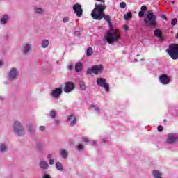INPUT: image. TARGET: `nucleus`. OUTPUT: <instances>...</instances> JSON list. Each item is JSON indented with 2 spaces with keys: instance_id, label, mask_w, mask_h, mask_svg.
Masks as SVG:
<instances>
[{
  "instance_id": "1",
  "label": "nucleus",
  "mask_w": 178,
  "mask_h": 178,
  "mask_svg": "<svg viewBox=\"0 0 178 178\" xmlns=\"http://www.w3.org/2000/svg\"><path fill=\"white\" fill-rule=\"evenodd\" d=\"M106 9V6L104 4L95 5V8L92 10L91 16L95 20H102L104 18L106 22H108L111 31H108L104 36V40L108 44H112L113 42H118L120 40V33L119 30L113 29L112 26V22H111V16L106 15L104 10Z\"/></svg>"
},
{
  "instance_id": "2",
  "label": "nucleus",
  "mask_w": 178,
  "mask_h": 178,
  "mask_svg": "<svg viewBox=\"0 0 178 178\" xmlns=\"http://www.w3.org/2000/svg\"><path fill=\"white\" fill-rule=\"evenodd\" d=\"M144 22L147 27H156L158 22H156V15L154 14V11L149 10L144 18Z\"/></svg>"
},
{
  "instance_id": "3",
  "label": "nucleus",
  "mask_w": 178,
  "mask_h": 178,
  "mask_svg": "<svg viewBox=\"0 0 178 178\" xmlns=\"http://www.w3.org/2000/svg\"><path fill=\"white\" fill-rule=\"evenodd\" d=\"M13 130L15 136H17L18 137H23V136L26 134V129L22 122L19 121H15L14 122Z\"/></svg>"
},
{
  "instance_id": "4",
  "label": "nucleus",
  "mask_w": 178,
  "mask_h": 178,
  "mask_svg": "<svg viewBox=\"0 0 178 178\" xmlns=\"http://www.w3.org/2000/svg\"><path fill=\"white\" fill-rule=\"evenodd\" d=\"M166 52H168L170 58L176 60V59H178V44L175 43L170 44L166 49Z\"/></svg>"
},
{
  "instance_id": "5",
  "label": "nucleus",
  "mask_w": 178,
  "mask_h": 178,
  "mask_svg": "<svg viewBox=\"0 0 178 178\" xmlns=\"http://www.w3.org/2000/svg\"><path fill=\"white\" fill-rule=\"evenodd\" d=\"M104 70V66L102 65H93L91 68H88L86 71V74H99L102 73Z\"/></svg>"
},
{
  "instance_id": "6",
  "label": "nucleus",
  "mask_w": 178,
  "mask_h": 178,
  "mask_svg": "<svg viewBox=\"0 0 178 178\" xmlns=\"http://www.w3.org/2000/svg\"><path fill=\"white\" fill-rule=\"evenodd\" d=\"M19 77V70L16 67H11L8 72V79L10 81H15Z\"/></svg>"
},
{
  "instance_id": "7",
  "label": "nucleus",
  "mask_w": 178,
  "mask_h": 178,
  "mask_svg": "<svg viewBox=\"0 0 178 178\" xmlns=\"http://www.w3.org/2000/svg\"><path fill=\"white\" fill-rule=\"evenodd\" d=\"M96 83L99 87H102L104 88L106 92H109V83H106V79L104 78H97Z\"/></svg>"
},
{
  "instance_id": "8",
  "label": "nucleus",
  "mask_w": 178,
  "mask_h": 178,
  "mask_svg": "<svg viewBox=\"0 0 178 178\" xmlns=\"http://www.w3.org/2000/svg\"><path fill=\"white\" fill-rule=\"evenodd\" d=\"M31 51H33V44L29 42H26L22 49L23 55H29Z\"/></svg>"
},
{
  "instance_id": "9",
  "label": "nucleus",
  "mask_w": 178,
  "mask_h": 178,
  "mask_svg": "<svg viewBox=\"0 0 178 178\" xmlns=\"http://www.w3.org/2000/svg\"><path fill=\"white\" fill-rule=\"evenodd\" d=\"M75 88H76V85H74V83L72 81H67V82H65V83L63 91L66 94H69V92H72V91H73V90H74Z\"/></svg>"
},
{
  "instance_id": "10",
  "label": "nucleus",
  "mask_w": 178,
  "mask_h": 178,
  "mask_svg": "<svg viewBox=\"0 0 178 178\" xmlns=\"http://www.w3.org/2000/svg\"><path fill=\"white\" fill-rule=\"evenodd\" d=\"M66 122L67 123H70L69 126H70V127H73V126H76V123H77V117L74 114H71L67 116Z\"/></svg>"
},
{
  "instance_id": "11",
  "label": "nucleus",
  "mask_w": 178,
  "mask_h": 178,
  "mask_svg": "<svg viewBox=\"0 0 178 178\" xmlns=\"http://www.w3.org/2000/svg\"><path fill=\"white\" fill-rule=\"evenodd\" d=\"M73 10L78 17L83 16V8L81 5L76 3L73 6Z\"/></svg>"
},
{
  "instance_id": "12",
  "label": "nucleus",
  "mask_w": 178,
  "mask_h": 178,
  "mask_svg": "<svg viewBox=\"0 0 178 178\" xmlns=\"http://www.w3.org/2000/svg\"><path fill=\"white\" fill-rule=\"evenodd\" d=\"M176 141H178V137L177 134H169L166 140L167 144H175Z\"/></svg>"
},
{
  "instance_id": "13",
  "label": "nucleus",
  "mask_w": 178,
  "mask_h": 178,
  "mask_svg": "<svg viewBox=\"0 0 178 178\" xmlns=\"http://www.w3.org/2000/svg\"><path fill=\"white\" fill-rule=\"evenodd\" d=\"M62 88H56L51 91L50 95L51 97L54 98V99H58V98H59V97H60V95H62Z\"/></svg>"
},
{
  "instance_id": "14",
  "label": "nucleus",
  "mask_w": 178,
  "mask_h": 178,
  "mask_svg": "<svg viewBox=\"0 0 178 178\" xmlns=\"http://www.w3.org/2000/svg\"><path fill=\"white\" fill-rule=\"evenodd\" d=\"M159 81L163 86H167L170 83V77L165 74H161L159 76Z\"/></svg>"
},
{
  "instance_id": "15",
  "label": "nucleus",
  "mask_w": 178,
  "mask_h": 178,
  "mask_svg": "<svg viewBox=\"0 0 178 178\" xmlns=\"http://www.w3.org/2000/svg\"><path fill=\"white\" fill-rule=\"evenodd\" d=\"M39 165L41 169H43V170H47V169H49V165L48 163L44 160H41L39 163Z\"/></svg>"
},
{
  "instance_id": "16",
  "label": "nucleus",
  "mask_w": 178,
  "mask_h": 178,
  "mask_svg": "<svg viewBox=\"0 0 178 178\" xmlns=\"http://www.w3.org/2000/svg\"><path fill=\"white\" fill-rule=\"evenodd\" d=\"M154 35L159 38L161 41H163V36H162V31H161V29H155Z\"/></svg>"
},
{
  "instance_id": "17",
  "label": "nucleus",
  "mask_w": 178,
  "mask_h": 178,
  "mask_svg": "<svg viewBox=\"0 0 178 178\" xmlns=\"http://www.w3.org/2000/svg\"><path fill=\"white\" fill-rule=\"evenodd\" d=\"M8 20H9V15H4L0 19V23H1V24H8Z\"/></svg>"
},
{
  "instance_id": "18",
  "label": "nucleus",
  "mask_w": 178,
  "mask_h": 178,
  "mask_svg": "<svg viewBox=\"0 0 178 178\" xmlns=\"http://www.w3.org/2000/svg\"><path fill=\"white\" fill-rule=\"evenodd\" d=\"M83 70V63L79 62L76 63L75 65V71L77 73H80V72H81Z\"/></svg>"
},
{
  "instance_id": "19",
  "label": "nucleus",
  "mask_w": 178,
  "mask_h": 178,
  "mask_svg": "<svg viewBox=\"0 0 178 178\" xmlns=\"http://www.w3.org/2000/svg\"><path fill=\"white\" fill-rule=\"evenodd\" d=\"M60 155H61L62 158L66 159V158L69 156V152H67V150L65 149H61L60 151Z\"/></svg>"
},
{
  "instance_id": "20",
  "label": "nucleus",
  "mask_w": 178,
  "mask_h": 178,
  "mask_svg": "<svg viewBox=\"0 0 178 178\" xmlns=\"http://www.w3.org/2000/svg\"><path fill=\"white\" fill-rule=\"evenodd\" d=\"M26 127H27L28 131H29V133H31V134H35V130L34 129V127H33V124L29 123L26 125Z\"/></svg>"
},
{
  "instance_id": "21",
  "label": "nucleus",
  "mask_w": 178,
  "mask_h": 178,
  "mask_svg": "<svg viewBox=\"0 0 178 178\" xmlns=\"http://www.w3.org/2000/svg\"><path fill=\"white\" fill-rule=\"evenodd\" d=\"M78 85L79 86V88H81L82 91H86V90H87V87L86 86V83H84V81L81 80L79 81Z\"/></svg>"
},
{
  "instance_id": "22",
  "label": "nucleus",
  "mask_w": 178,
  "mask_h": 178,
  "mask_svg": "<svg viewBox=\"0 0 178 178\" xmlns=\"http://www.w3.org/2000/svg\"><path fill=\"white\" fill-rule=\"evenodd\" d=\"M8 151V145L6 143L0 144V152H6Z\"/></svg>"
},
{
  "instance_id": "23",
  "label": "nucleus",
  "mask_w": 178,
  "mask_h": 178,
  "mask_svg": "<svg viewBox=\"0 0 178 178\" xmlns=\"http://www.w3.org/2000/svg\"><path fill=\"white\" fill-rule=\"evenodd\" d=\"M56 169L57 170H59V172L63 171V165H62V163L56 162Z\"/></svg>"
},
{
  "instance_id": "24",
  "label": "nucleus",
  "mask_w": 178,
  "mask_h": 178,
  "mask_svg": "<svg viewBox=\"0 0 178 178\" xmlns=\"http://www.w3.org/2000/svg\"><path fill=\"white\" fill-rule=\"evenodd\" d=\"M48 45H49V41L48 40H44L42 41V48H48Z\"/></svg>"
},
{
  "instance_id": "25",
  "label": "nucleus",
  "mask_w": 178,
  "mask_h": 178,
  "mask_svg": "<svg viewBox=\"0 0 178 178\" xmlns=\"http://www.w3.org/2000/svg\"><path fill=\"white\" fill-rule=\"evenodd\" d=\"M90 108H92V109H93L97 113H101V109L99 108V107L92 104L90 105Z\"/></svg>"
},
{
  "instance_id": "26",
  "label": "nucleus",
  "mask_w": 178,
  "mask_h": 178,
  "mask_svg": "<svg viewBox=\"0 0 178 178\" xmlns=\"http://www.w3.org/2000/svg\"><path fill=\"white\" fill-rule=\"evenodd\" d=\"M36 148L38 151L41 152L44 149V145L41 143H38L36 144Z\"/></svg>"
},
{
  "instance_id": "27",
  "label": "nucleus",
  "mask_w": 178,
  "mask_h": 178,
  "mask_svg": "<svg viewBox=\"0 0 178 178\" xmlns=\"http://www.w3.org/2000/svg\"><path fill=\"white\" fill-rule=\"evenodd\" d=\"M131 17H133V14H131V12H129L126 15H124V20H128L129 19H131Z\"/></svg>"
},
{
  "instance_id": "28",
  "label": "nucleus",
  "mask_w": 178,
  "mask_h": 178,
  "mask_svg": "<svg viewBox=\"0 0 178 178\" xmlns=\"http://www.w3.org/2000/svg\"><path fill=\"white\" fill-rule=\"evenodd\" d=\"M86 55L87 56H91L92 55V48L88 47L86 50Z\"/></svg>"
},
{
  "instance_id": "29",
  "label": "nucleus",
  "mask_w": 178,
  "mask_h": 178,
  "mask_svg": "<svg viewBox=\"0 0 178 178\" xmlns=\"http://www.w3.org/2000/svg\"><path fill=\"white\" fill-rule=\"evenodd\" d=\"M56 116V111L51 110L50 111V118H51V119H55Z\"/></svg>"
},
{
  "instance_id": "30",
  "label": "nucleus",
  "mask_w": 178,
  "mask_h": 178,
  "mask_svg": "<svg viewBox=\"0 0 178 178\" xmlns=\"http://www.w3.org/2000/svg\"><path fill=\"white\" fill-rule=\"evenodd\" d=\"M35 13L38 15L42 13V9L41 8H35Z\"/></svg>"
},
{
  "instance_id": "31",
  "label": "nucleus",
  "mask_w": 178,
  "mask_h": 178,
  "mask_svg": "<svg viewBox=\"0 0 178 178\" xmlns=\"http://www.w3.org/2000/svg\"><path fill=\"white\" fill-rule=\"evenodd\" d=\"M10 36H11L10 33H6V34L4 35L3 38H4V40H5L6 41H8V40H9V38H10Z\"/></svg>"
},
{
  "instance_id": "32",
  "label": "nucleus",
  "mask_w": 178,
  "mask_h": 178,
  "mask_svg": "<svg viewBox=\"0 0 178 178\" xmlns=\"http://www.w3.org/2000/svg\"><path fill=\"white\" fill-rule=\"evenodd\" d=\"M172 26H176L177 24V18H174L171 21Z\"/></svg>"
},
{
  "instance_id": "33",
  "label": "nucleus",
  "mask_w": 178,
  "mask_h": 178,
  "mask_svg": "<svg viewBox=\"0 0 178 178\" xmlns=\"http://www.w3.org/2000/svg\"><path fill=\"white\" fill-rule=\"evenodd\" d=\"M83 143H88L89 144H91V143H92V141L90 140L88 138H83Z\"/></svg>"
},
{
  "instance_id": "34",
  "label": "nucleus",
  "mask_w": 178,
  "mask_h": 178,
  "mask_svg": "<svg viewBox=\"0 0 178 178\" xmlns=\"http://www.w3.org/2000/svg\"><path fill=\"white\" fill-rule=\"evenodd\" d=\"M78 151H83L84 149V146L81 144L79 145L77 147Z\"/></svg>"
},
{
  "instance_id": "35",
  "label": "nucleus",
  "mask_w": 178,
  "mask_h": 178,
  "mask_svg": "<svg viewBox=\"0 0 178 178\" xmlns=\"http://www.w3.org/2000/svg\"><path fill=\"white\" fill-rule=\"evenodd\" d=\"M120 8H121L122 9H124V8H126V3L124 2H121L120 3Z\"/></svg>"
},
{
  "instance_id": "36",
  "label": "nucleus",
  "mask_w": 178,
  "mask_h": 178,
  "mask_svg": "<svg viewBox=\"0 0 178 178\" xmlns=\"http://www.w3.org/2000/svg\"><path fill=\"white\" fill-rule=\"evenodd\" d=\"M140 12H146L147 10V6H142L140 8Z\"/></svg>"
},
{
  "instance_id": "37",
  "label": "nucleus",
  "mask_w": 178,
  "mask_h": 178,
  "mask_svg": "<svg viewBox=\"0 0 178 178\" xmlns=\"http://www.w3.org/2000/svg\"><path fill=\"white\" fill-rule=\"evenodd\" d=\"M60 123V120L59 119L54 120V124H56V126L59 125Z\"/></svg>"
},
{
  "instance_id": "38",
  "label": "nucleus",
  "mask_w": 178,
  "mask_h": 178,
  "mask_svg": "<svg viewBox=\"0 0 178 178\" xmlns=\"http://www.w3.org/2000/svg\"><path fill=\"white\" fill-rule=\"evenodd\" d=\"M157 130H158V131H159V132L163 131V127L159 125V126L157 127Z\"/></svg>"
},
{
  "instance_id": "39",
  "label": "nucleus",
  "mask_w": 178,
  "mask_h": 178,
  "mask_svg": "<svg viewBox=\"0 0 178 178\" xmlns=\"http://www.w3.org/2000/svg\"><path fill=\"white\" fill-rule=\"evenodd\" d=\"M49 165H54L55 163V160L54 159H49Z\"/></svg>"
},
{
  "instance_id": "40",
  "label": "nucleus",
  "mask_w": 178,
  "mask_h": 178,
  "mask_svg": "<svg viewBox=\"0 0 178 178\" xmlns=\"http://www.w3.org/2000/svg\"><path fill=\"white\" fill-rule=\"evenodd\" d=\"M138 16H139V17H144V12L143 11H140L138 13Z\"/></svg>"
},
{
  "instance_id": "41",
  "label": "nucleus",
  "mask_w": 178,
  "mask_h": 178,
  "mask_svg": "<svg viewBox=\"0 0 178 178\" xmlns=\"http://www.w3.org/2000/svg\"><path fill=\"white\" fill-rule=\"evenodd\" d=\"M47 159H54V155H52V154H49L47 155Z\"/></svg>"
},
{
  "instance_id": "42",
  "label": "nucleus",
  "mask_w": 178,
  "mask_h": 178,
  "mask_svg": "<svg viewBox=\"0 0 178 178\" xmlns=\"http://www.w3.org/2000/svg\"><path fill=\"white\" fill-rule=\"evenodd\" d=\"M42 178H51V175H49V174L44 173L43 175Z\"/></svg>"
},
{
  "instance_id": "43",
  "label": "nucleus",
  "mask_w": 178,
  "mask_h": 178,
  "mask_svg": "<svg viewBox=\"0 0 178 178\" xmlns=\"http://www.w3.org/2000/svg\"><path fill=\"white\" fill-rule=\"evenodd\" d=\"M63 23H67L69 22V17H66L63 19Z\"/></svg>"
},
{
  "instance_id": "44",
  "label": "nucleus",
  "mask_w": 178,
  "mask_h": 178,
  "mask_svg": "<svg viewBox=\"0 0 178 178\" xmlns=\"http://www.w3.org/2000/svg\"><path fill=\"white\" fill-rule=\"evenodd\" d=\"M39 130H40V131H45V126H40Z\"/></svg>"
},
{
  "instance_id": "45",
  "label": "nucleus",
  "mask_w": 178,
  "mask_h": 178,
  "mask_svg": "<svg viewBox=\"0 0 178 178\" xmlns=\"http://www.w3.org/2000/svg\"><path fill=\"white\" fill-rule=\"evenodd\" d=\"M68 70H73V65L72 64L67 66Z\"/></svg>"
},
{
  "instance_id": "46",
  "label": "nucleus",
  "mask_w": 178,
  "mask_h": 178,
  "mask_svg": "<svg viewBox=\"0 0 178 178\" xmlns=\"http://www.w3.org/2000/svg\"><path fill=\"white\" fill-rule=\"evenodd\" d=\"M74 35L79 37L80 35V31H76L74 32Z\"/></svg>"
},
{
  "instance_id": "47",
  "label": "nucleus",
  "mask_w": 178,
  "mask_h": 178,
  "mask_svg": "<svg viewBox=\"0 0 178 178\" xmlns=\"http://www.w3.org/2000/svg\"><path fill=\"white\" fill-rule=\"evenodd\" d=\"M161 17H162L164 20H168V17H166V15H161Z\"/></svg>"
},
{
  "instance_id": "48",
  "label": "nucleus",
  "mask_w": 178,
  "mask_h": 178,
  "mask_svg": "<svg viewBox=\"0 0 178 178\" xmlns=\"http://www.w3.org/2000/svg\"><path fill=\"white\" fill-rule=\"evenodd\" d=\"M124 29L125 31H127V30H129V26L127 25H124Z\"/></svg>"
},
{
  "instance_id": "49",
  "label": "nucleus",
  "mask_w": 178,
  "mask_h": 178,
  "mask_svg": "<svg viewBox=\"0 0 178 178\" xmlns=\"http://www.w3.org/2000/svg\"><path fill=\"white\" fill-rule=\"evenodd\" d=\"M109 141V138L103 139V143H108Z\"/></svg>"
},
{
  "instance_id": "50",
  "label": "nucleus",
  "mask_w": 178,
  "mask_h": 178,
  "mask_svg": "<svg viewBox=\"0 0 178 178\" xmlns=\"http://www.w3.org/2000/svg\"><path fill=\"white\" fill-rule=\"evenodd\" d=\"M3 66V61L0 60V67Z\"/></svg>"
},
{
  "instance_id": "51",
  "label": "nucleus",
  "mask_w": 178,
  "mask_h": 178,
  "mask_svg": "<svg viewBox=\"0 0 178 178\" xmlns=\"http://www.w3.org/2000/svg\"><path fill=\"white\" fill-rule=\"evenodd\" d=\"M5 99V97L3 96L0 95V101H3Z\"/></svg>"
},
{
  "instance_id": "52",
  "label": "nucleus",
  "mask_w": 178,
  "mask_h": 178,
  "mask_svg": "<svg viewBox=\"0 0 178 178\" xmlns=\"http://www.w3.org/2000/svg\"><path fill=\"white\" fill-rule=\"evenodd\" d=\"M99 2H102L103 3H105V0H97Z\"/></svg>"
},
{
  "instance_id": "53",
  "label": "nucleus",
  "mask_w": 178,
  "mask_h": 178,
  "mask_svg": "<svg viewBox=\"0 0 178 178\" xmlns=\"http://www.w3.org/2000/svg\"><path fill=\"white\" fill-rule=\"evenodd\" d=\"M92 143V144H96L97 142H95V140H93Z\"/></svg>"
},
{
  "instance_id": "54",
  "label": "nucleus",
  "mask_w": 178,
  "mask_h": 178,
  "mask_svg": "<svg viewBox=\"0 0 178 178\" xmlns=\"http://www.w3.org/2000/svg\"><path fill=\"white\" fill-rule=\"evenodd\" d=\"M164 123H166V119L163 120Z\"/></svg>"
},
{
  "instance_id": "55",
  "label": "nucleus",
  "mask_w": 178,
  "mask_h": 178,
  "mask_svg": "<svg viewBox=\"0 0 178 178\" xmlns=\"http://www.w3.org/2000/svg\"><path fill=\"white\" fill-rule=\"evenodd\" d=\"M172 5H175V1H172Z\"/></svg>"
},
{
  "instance_id": "56",
  "label": "nucleus",
  "mask_w": 178,
  "mask_h": 178,
  "mask_svg": "<svg viewBox=\"0 0 178 178\" xmlns=\"http://www.w3.org/2000/svg\"><path fill=\"white\" fill-rule=\"evenodd\" d=\"M136 62H138L137 59L135 60Z\"/></svg>"
},
{
  "instance_id": "57",
  "label": "nucleus",
  "mask_w": 178,
  "mask_h": 178,
  "mask_svg": "<svg viewBox=\"0 0 178 178\" xmlns=\"http://www.w3.org/2000/svg\"><path fill=\"white\" fill-rule=\"evenodd\" d=\"M177 116H178V114L177 115Z\"/></svg>"
}]
</instances>
